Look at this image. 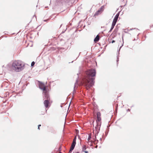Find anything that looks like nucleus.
Segmentation results:
<instances>
[{"label":"nucleus","mask_w":153,"mask_h":153,"mask_svg":"<svg viewBox=\"0 0 153 153\" xmlns=\"http://www.w3.org/2000/svg\"><path fill=\"white\" fill-rule=\"evenodd\" d=\"M96 74V71L94 69L88 70L86 71L82 82L87 90L94 85Z\"/></svg>","instance_id":"nucleus-1"},{"label":"nucleus","mask_w":153,"mask_h":153,"mask_svg":"<svg viewBox=\"0 0 153 153\" xmlns=\"http://www.w3.org/2000/svg\"><path fill=\"white\" fill-rule=\"evenodd\" d=\"M24 65L20 61H14L12 64L13 69L16 71L19 72L23 69Z\"/></svg>","instance_id":"nucleus-2"},{"label":"nucleus","mask_w":153,"mask_h":153,"mask_svg":"<svg viewBox=\"0 0 153 153\" xmlns=\"http://www.w3.org/2000/svg\"><path fill=\"white\" fill-rule=\"evenodd\" d=\"M104 9V6H102L96 12L94 15V16H97L98 15L101 14V13L103 11Z\"/></svg>","instance_id":"nucleus-3"},{"label":"nucleus","mask_w":153,"mask_h":153,"mask_svg":"<svg viewBox=\"0 0 153 153\" xmlns=\"http://www.w3.org/2000/svg\"><path fill=\"white\" fill-rule=\"evenodd\" d=\"M39 82V88L41 89L43 91H46V88L44 85V84L42 82L38 81Z\"/></svg>","instance_id":"nucleus-4"},{"label":"nucleus","mask_w":153,"mask_h":153,"mask_svg":"<svg viewBox=\"0 0 153 153\" xmlns=\"http://www.w3.org/2000/svg\"><path fill=\"white\" fill-rule=\"evenodd\" d=\"M43 92L44 94V100H50L49 96L48 93L47 92V91H44Z\"/></svg>","instance_id":"nucleus-5"},{"label":"nucleus","mask_w":153,"mask_h":153,"mask_svg":"<svg viewBox=\"0 0 153 153\" xmlns=\"http://www.w3.org/2000/svg\"><path fill=\"white\" fill-rule=\"evenodd\" d=\"M61 2L62 3H71L74 2V0H61Z\"/></svg>","instance_id":"nucleus-6"},{"label":"nucleus","mask_w":153,"mask_h":153,"mask_svg":"<svg viewBox=\"0 0 153 153\" xmlns=\"http://www.w3.org/2000/svg\"><path fill=\"white\" fill-rule=\"evenodd\" d=\"M49 101L50 100H44V104L46 108H47L48 107L49 104Z\"/></svg>","instance_id":"nucleus-7"},{"label":"nucleus","mask_w":153,"mask_h":153,"mask_svg":"<svg viewBox=\"0 0 153 153\" xmlns=\"http://www.w3.org/2000/svg\"><path fill=\"white\" fill-rule=\"evenodd\" d=\"M97 119L96 121H97L98 122H100L101 120V118L100 117L101 113L99 112H97Z\"/></svg>","instance_id":"nucleus-8"},{"label":"nucleus","mask_w":153,"mask_h":153,"mask_svg":"<svg viewBox=\"0 0 153 153\" xmlns=\"http://www.w3.org/2000/svg\"><path fill=\"white\" fill-rule=\"evenodd\" d=\"M76 144V142L73 141L70 148V151H72L74 149Z\"/></svg>","instance_id":"nucleus-9"},{"label":"nucleus","mask_w":153,"mask_h":153,"mask_svg":"<svg viewBox=\"0 0 153 153\" xmlns=\"http://www.w3.org/2000/svg\"><path fill=\"white\" fill-rule=\"evenodd\" d=\"M100 39V37L99 35H98L94 39V41L95 42H98Z\"/></svg>","instance_id":"nucleus-10"},{"label":"nucleus","mask_w":153,"mask_h":153,"mask_svg":"<svg viewBox=\"0 0 153 153\" xmlns=\"http://www.w3.org/2000/svg\"><path fill=\"white\" fill-rule=\"evenodd\" d=\"M86 149V146L85 145H83L82 146V152L85 151V150Z\"/></svg>","instance_id":"nucleus-11"},{"label":"nucleus","mask_w":153,"mask_h":153,"mask_svg":"<svg viewBox=\"0 0 153 153\" xmlns=\"http://www.w3.org/2000/svg\"><path fill=\"white\" fill-rule=\"evenodd\" d=\"M120 11L117 14L115 17L118 18L119 17V14H120Z\"/></svg>","instance_id":"nucleus-12"},{"label":"nucleus","mask_w":153,"mask_h":153,"mask_svg":"<svg viewBox=\"0 0 153 153\" xmlns=\"http://www.w3.org/2000/svg\"><path fill=\"white\" fill-rule=\"evenodd\" d=\"M120 11L117 14L115 17L118 18L119 17V14H120Z\"/></svg>","instance_id":"nucleus-13"},{"label":"nucleus","mask_w":153,"mask_h":153,"mask_svg":"<svg viewBox=\"0 0 153 153\" xmlns=\"http://www.w3.org/2000/svg\"><path fill=\"white\" fill-rule=\"evenodd\" d=\"M117 22H116V21H114L113 20L112 25H113L115 26Z\"/></svg>","instance_id":"nucleus-14"},{"label":"nucleus","mask_w":153,"mask_h":153,"mask_svg":"<svg viewBox=\"0 0 153 153\" xmlns=\"http://www.w3.org/2000/svg\"><path fill=\"white\" fill-rule=\"evenodd\" d=\"M122 39H123V44H122V45L120 47V48H119V52L120 51V50L121 49V48H122V47L123 46V36H122Z\"/></svg>","instance_id":"nucleus-15"},{"label":"nucleus","mask_w":153,"mask_h":153,"mask_svg":"<svg viewBox=\"0 0 153 153\" xmlns=\"http://www.w3.org/2000/svg\"><path fill=\"white\" fill-rule=\"evenodd\" d=\"M118 19V18L115 17L113 19V20H114V21H116V22H117Z\"/></svg>","instance_id":"nucleus-16"},{"label":"nucleus","mask_w":153,"mask_h":153,"mask_svg":"<svg viewBox=\"0 0 153 153\" xmlns=\"http://www.w3.org/2000/svg\"><path fill=\"white\" fill-rule=\"evenodd\" d=\"M95 128L96 129H97L99 128V126L98 124L95 127Z\"/></svg>","instance_id":"nucleus-17"},{"label":"nucleus","mask_w":153,"mask_h":153,"mask_svg":"<svg viewBox=\"0 0 153 153\" xmlns=\"http://www.w3.org/2000/svg\"><path fill=\"white\" fill-rule=\"evenodd\" d=\"M76 136H75L73 139V141H74L75 142H76Z\"/></svg>","instance_id":"nucleus-18"},{"label":"nucleus","mask_w":153,"mask_h":153,"mask_svg":"<svg viewBox=\"0 0 153 153\" xmlns=\"http://www.w3.org/2000/svg\"><path fill=\"white\" fill-rule=\"evenodd\" d=\"M35 64V62H32L31 63V66H33Z\"/></svg>","instance_id":"nucleus-19"},{"label":"nucleus","mask_w":153,"mask_h":153,"mask_svg":"<svg viewBox=\"0 0 153 153\" xmlns=\"http://www.w3.org/2000/svg\"><path fill=\"white\" fill-rule=\"evenodd\" d=\"M114 25H111V27L110 29H111L112 30L114 28Z\"/></svg>","instance_id":"nucleus-20"},{"label":"nucleus","mask_w":153,"mask_h":153,"mask_svg":"<svg viewBox=\"0 0 153 153\" xmlns=\"http://www.w3.org/2000/svg\"><path fill=\"white\" fill-rule=\"evenodd\" d=\"M91 138V137L90 135H89L88 137V140H89Z\"/></svg>","instance_id":"nucleus-21"},{"label":"nucleus","mask_w":153,"mask_h":153,"mask_svg":"<svg viewBox=\"0 0 153 153\" xmlns=\"http://www.w3.org/2000/svg\"><path fill=\"white\" fill-rule=\"evenodd\" d=\"M41 126V125H40H40H38V129L39 130V129H40L39 127H40V126Z\"/></svg>","instance_id":"nucleus-22"},{"label":"nucleus","mask_w":153,"mask_h":153,"mask_svg":"<svg viewBox=\"0 0 153 153\" xmlns=\"http://www.w3.org/2000/svg\"><path fill=\"white\" fill-rule=\"evenodd\" d=\"M115 42V40H112V42H111L112 43H114V42Z\"/></svg>","instance_id":"nucleus-23"},{"label":"nucleus","mask_w":153,"mask_h":153,"mask_svg":"<svg viewBox=\"0 0 153 153\" xmlns=\"http://www.w3.org/2000/svg\"><path fill=\"white\" fill-rule=\"evenodd\" d=\"M83 152H85V153H88V151H83Z\"/></svg>","instance_id":"nucleus-24"},{"label":"nucleus","mask_w":153,"mask_h":153,"mask_svg":"<svg viewBox=\"0 0 153 153\" xmlns=\"http://www.w3.org/2000/svg\"><path fill=\"white\" fill-rule=\"evenodd\" d=\"M118 61H119V58H118V57H117V62H118Z\"/></svg>","instance_id":"nucleus-25"},{"label":"nucleus","mask_w":153,"mask_h":153,"mask_svg":"<svg viewBox=\"0 0 153 153\" xmlns=\"http://www.w3.org/2000/svg\"><path fill=\"white\" fill-rule=\"evenodd\" d=\"M48 20V19H47L44 20V22H47V21Z\"/></svg>","instance_id":"nucleus-26"},{"label":"nucleus","mask_w":153,"mask_h":153,"mask_svg":"<svg viewBox=\"0 0 153 153\" xmlns=\"http://www.w3.org/2000/svg\"><path fill=\"white\" fill-rule=\"evenodd\" d=\"M112 30L110 29V30L109 31L108 33L111 32V31Z\"/></svg>","instance_id":"nucleus-27"},{"label":"nucleus","mask_w":153,"mask_h":153,"mask_svg":"<svg viewBox=\"0 0 153 153\" xmlns=\"http://www.w3.org/2000/svg\"><path fill=\"white\" fill-rule=\"evenodd\" d=\"M108 131L106 132H105V135L106 136H107V134H108Z\"/></svg>","instance_id":"nucleus-28"},{"label":"nucleus","mask_w":153,"mask_h":153,"mask_svg":"<svg viewBox=\"0 0 153 153\" xmlns=\"http://www.w3.org/2000/svg\"><path fill=\"white\" fill-rule=\"evenodd\" d=\"M72 152V151H70V149L68 153H71Z\"/></svg>","instance_id":"nucleus-29"},{"label":"nucleus","mask_w":153,"mask_h":153,"mask_svg":"<svg viewBox=\"0 0 153 153\" xmlns=\"http://www.w3.org/2000/svg\"><path fill=\"white\" fill-rule=\"evenodd\" d=\"M127 111H130V109H128L127 110Z\"/></svg>","instance_id":"nucleus-30"},{"label":"nucleus","mask_w":153,"mask_h":153,"mask_svg":"<svg viewBox=\"0 0 153 153\" xmlns=\"http://www.w3.org/2000/svg\"><path fill=\"white\" fill-rule=\"evenodd\" d=\"M114 30L115 31H117V30L116 29H115Z\"/></svg>","instance_id":"nucleus-31"},{"label":"nucleus","mask_w":153,"mask_h":153,"mask_svg":"<svg viewBox=\"0 0 153 153\" xmlns=\"http://www.w3.org/2000/svg\"><path fill=\"white\" fill-rule=\"evenodd\" d=\"M75 85H74V91L75 90Z\"/></svg>","instance_id":"nucleus-32"},{"label":"nucleus","mask_w":153,"mask_h":153,"mask_svg":"<svg viewBox=\"0 0 153 153\" xmlns=\"http://www.w3.org/2000/svg\"><path fill=\"white\" fill-rule=\"evenodd\" d=\"M134 29H136L135 28L134 29L132 28V29H131L130 30H133Z\"/></svg>","instance_id":"nucleus-33"},{"label":"nucleus","mask_w":153,"mask_h":153,"mask_svg":"<svg viewBox=\"0 0 153 153\" xmlns=\"http://www.w3.org/2000/svg\"><path fill=\"white\" fill-rule=\"evenodd\" d=\"M77 82H78V80L77 79L76 80V82L75 83V84H76V83H77Z\"/></svg>","instance_id":"nucleus-34"},{"label":"nucleus","mask_w":153,"mask_h":153,"mask_svg":"<svg viewBox=\"0 0 153 153\" xmlns=\"http://www.w3.org/2000/svg\"><path fill=\"white\" fill-rule=\"evenodd\" d=\"M100 140H102V138H100Z\"/></svg>","instance_id":"nucleus-35"},{"label":"nucleus","mask_w":153,"mask_h":153,"mask_svg":"<svg viewBox=\"0 0 153 153\" xmlns=\"http://www.w3.org/2000/svg\"><path fill=\"white\" fill-rule=\"evenodd\" d=\"M62 24H61V25H60V27L62 26Z\"/></svg>","instance_id":"nucleus-36"},{"label":"nucleus","mask_w":153,"mask_h":153,"mask_svg":"<svg viewBox=\"0 0 153 153\" xmlns=\"http://www.w3.org/2000/svg\"><path fill=\"white\" fill-rule=\"evenodd\" d=\"M98 132H99V131H97V133H98Z\"/></svg>","instance_id":"nucleus-37"},{"label":"nucleus","mask_w":153,"mask_h":153,"mask_svg":"<svg viewBox=\"0 0 153 153\" xmlns=\"http://www.w3.org/2000/svg\"><path fill=\"white\" fill-rule=\"evenodd\" d=\"M95 138H96V136H95Z\"/></svg>","instance_id":"nucleus-38"}]
</instances>
